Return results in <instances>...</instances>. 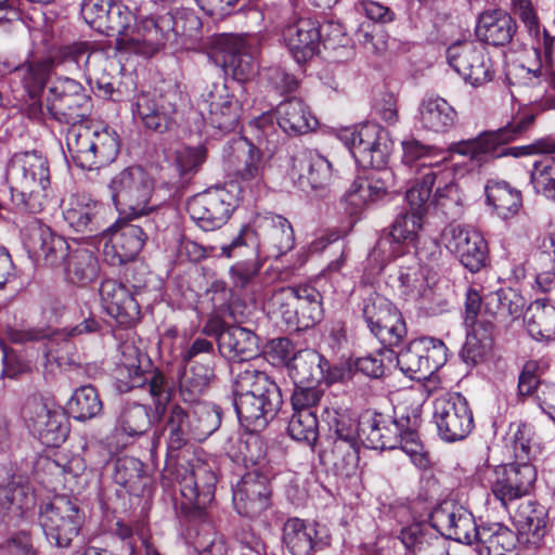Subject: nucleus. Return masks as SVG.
Listing matches in <instances>:
<instances>
[{"label": "nucleus", "mask_w": 555, "mask_h": 555, "mask_svg": "<svg viewBox=\"0 0 555 555\" xmlns=\"http://www.w3.org/2000/svg\"><path fill=\"white\" fill-rule=\"evenodd\" d=\"M191 410L172 405L166 417L163 435L170 450H180L192 438L195 439Z\"/></svg>", "instance_id": "nucleus-41"}, {"label": "nucleus", "mask_w": 555, "mask_h": 555, "mask_svg": "<svg viewBox=\"0 0 555 555\" xmlns=\"http://www.w3.org/2000/svg\"><path fill=\"white\" fill-rule=\"evenodd\" d=\"M324 418L330 430L334 431L337 440L347 443L352 449L349 456L357 461L358 455L354 446L357 444V439L360 438L359 423L347 411L326 409L324 411Z\"/></svg>", "instance_id": "nucleus-50"}, {"label": "nucleus", "mask_w": 555, "mask_h": 555, "mask_svg": "<svg viewBox=\"0 0 555 555\" xmlns=\"http://www.w3.org/2000/svg\"><path fill=\"white\" fill-rule=\"evenodd\" d=\"M516 31L512 16L503 10L488 14V44L504 46L508 43Z\"/></svg>", "instance_id": "nucleus-63"}, {"label": "nucleus", "mask_w": 555, "mask_h": 555, "mask_svg": "<svg viewBox=\"0 0 555 555\" xmlns=\"http://www.w3.org/2000/svg\"><path fill=\"white\" fill-rule=\"evenodd\" d=\"M525 324L537 340H555V306L545 300H534L527 309Z\"/></svg>", "instance_id": "nucleus-39"}, {"label": "nucleus", "mask_w": 555, "mask_h": 555, "mask_svg": "<svg viewBox=\"0 0 555 555\" xmlns=\"http://www.w3.org/2000/svg\"><path fill=\"white\" fill-rule=\"evenodd\" d=\"M49 114L62 124L72 125L66 145L73 162L87 170L99 169L114 162L119 153L117 133L107 128L92 129L79 125L91 112V99L83 87L70 98L50 106Z\"/></svg>", "instance_id": "nucleus-1"}, {"label": "nucleus", "mask_w": 555, "mask_h": 555, "mask_svg": "<svg viewBox=\"0 0 555 555\" xmlns=\"http://www.w3.org/2000/svg\"><path fill=\"white\" fill-rule=\"evenodd\" d=\"M455 109L442 98L425 99L420 106L422 126L434 132H444L455 122Z\"/></svg>", "instance_id": "nucleus-42"}, {"label": "nucleus", "mask_w": 555, "mask_h": 555, "mask_svg": "<svg viewBox=\"0 0 555 555\" xmlns=\"http://www.w3.org/2000/svg\"><path fill=\"white\" fill-rule=\"evenodd\" d=\"M430 522L442 537L472 544L479 537L469 511L452 500L441 502L430 514Z\"/></svg>", "instance_id": "nucleus-18"}, {"label": "nucleus", "mask_w": 555, "mask_h": 555, "mask_svg": "<svg viewBox=\"0 0 555 555\" xmlns=\"http://www.w3.org/2000/svg\"><path fill=\"white\" fill-rule=\"evenodd\" d=\"M218 349L220 353L231 361V372L233 369L243 364H253L248 362L258 352V338L249 330L241 326H227L219 337Z\"/></svg>", "instance_id": "nucleus-33"}, {"label": "nucleus", "mask_w": 555, "mask_h": 555, "mask_svg": "<svg viewBox=\"0 0 555 555\" xmlns=\"http://www.w3.org/2000/svg\"><path fill=\"white\" fill-rule=\"evenodd\" d=\"M104 206L85 193L70 194L62 202L64 221L77 233L88 236L105 232Z\"/></svg>", "instance_id": "nucleus-20"}, {"label": "nucleus", "mask_w": 555, "mask_h": 555, "mask_svg": "<svg viewBox=\"0 0 555 555\" xmlns=\"http://www.w3.org/2000/svg\"><path fill=\"white\" fill-rule=\"evenodd\" d=\"M216 475L212 468L203 462L189 464L178 472L180 492L186 504L198 511L205 509L215 498Z\"/></svg>", "instance_id": "nucleus-22"}, {"label": "nucleus", "mask_w": 555, "mask_h": 555, "mask_svg": "<svg viewBox=\"0 0 555 555\" xmlns=\"http://www.w3.org/2000/svg\"><path fill=\"white\" fill-rule=\"evenodd\" d=\"M11 199L21 211L38 214L48 202L50 168L48 159L37 151L13 154L7 166Z\"/></svg>", "instance_id": "nucleus-3"}, {"label": "nucleus", "mask_w": 555, "mask_h": 555, "mask_svg": "<svg viewBox=\"0 0 555 555\" xmlns=\"http://www.w3.org/2000/svg\"><path fill=\"white\" fill-rule=\"evenodd\" d=\"M267 306L270 313L282 318L286 324L297 327V309L293 286L274 291L268 298Z\"/></svg>", "instance_id": "nucleus-62"}, {"label": "nucleus", "mask_w": 555, "mask_h": 555, "mask_svg": "<svg viewBox=\"0 0 555 555\" xmlns=\"http://www.w3.org/2000/svg\"><path fill=\"white\" fill-rule=\"evenodd\" d=\"M282 18V39L292 56L298 63L311 59L321 40L320 23L309 12L295 8H284Z\"/></svg>", "instance_id": "nucleus-11"}, {"label": "nucleus", "mask_w": 555, "mask_h": 555, "mask_svg": "<svg viewBox=\"0 0 555 555\" xmlns=\"http://www.w3.org/2000/svg\"><path fill=\"white\" fill-rule=\"evenodd\" d=\"M26 245L29 251L52 268L64 266L70 253L67 241L39 220L29 223Z\"/></svg>", "instance_id": "nucleus-27"}, {"label": "nucleus", "mask_w": 555, "mask_h": 555, "mask_svg": "<svg viewBox=\"0 0 555 555\" xmlns=\"http://www.w3.org/2000/svg\"><path fill=\"white\" fill-rule=\"evenodd\" d=\"M63 267L68 281L79 285H87L93 282L98 278L100 270L94 253L83 247L70 250Z\"/></svg>", "instance_id": "nucleus-43"}, {"label": "nucleus", "mask_w": 555, "mask_h": 555, "mask_svg": "<svg viewBox=\"0 0 555 555\" xmlns=\"http://www.w3.org/2000/svg\"><path fill=\"white\" fill-rule=\"evenodd\" d=\"M488 206L496 217L512 218L521 207V194L504 181L488 184Z\"/></svg>", "instance_id": "nucleus-46"}, {"label": "nucleus", "mask_w": 555, "mask_h": 555, "mask_svg": "<svg viewBox=\"0 0 555 555\" xmlns=\"http://www.w3.org/2000/svg\"><path fill=\"white\" fill-rule=\"evenodd\" d=\"M449 65L473 87L482 86L486 81V67L481 51H477L469 42H456L447 50Z\"/></svg>", "instance_id": "nucleus-32"}, {"label": "nucleus", "mask_w": 555, "mask_h": 555, "mask_svg": "<svg viewBox=\"0 0 555 555\" xmlns=\"http://www.w3.org/2000/svg\"><path fill=\"white\" fill-rule=\"evenodd\" d=\"M525 307V299L515 291L500 289L488 294V313L503 327L517 320Z\"/></svg>", "instance_id": "nucleus-40"}, {"label": "nucleus", "mask_w": 555, "mask_h": 555, "mask_svg": "<svg viewBox=\"0 0 555 555\" xmlns=\"http://www.w3.org/2000/svg\"><path fill=\"white\" fill-rule=\"evenodd\" d=\"M234 408L240 422L251 430L264 428L282 405V393L271 377L255 364L233 369Z\"/></svg>", "instance_id": "nucleus-2"}, {"label": "nucleus", "mask_w": 555, "mask_h": 555, "mask_svg": "<svg viewBox=\"0 0 555 555\" xmlns=\"http://www.w3.org/2000/svg\"><path fill=\"white\" fill-rule=\"evenodd\" d=\"M287 370L295 385L318 384L323 379L333 383L343 377L335 369L325 375L328 362L315 350L304 349L296 352L287 363Z\"/></svg>", "instance_id": "nucleus-30"}, {"label": "nucleus", "mask_w": 555, "mask_h": 555, "mask_svg": "<svg viewBox=\"0 0 555 555\" xmlns=\"http://www.w3.org/2000/svg\"><path fill=\"white\" fill-rule=\"evenodd\" d=\"M115 481L135 493L145 486L143 463L134 457L119 459L115 468Z\"/></svg>", "instance_id": "nucleus-59"}, {"label": "nucleus", "mask_w": 555, "mask_h": 555, "mask_svg": "<svg viewBox=\"0 0 555 555\" xmlns=\"http://www.w3.org/2000/svg\"><path fill=\"white\" fill-rule=\"evenodd\" d=\"M493 475L492 493L505 509L526 496L535 480V470L528 463L496 465Z\"/></svg>", "instance_id": "nucleus-19"}, {"label": "nucleus", "mask_w": 555, "mask_h": 555, "mask_svg": "<svg viewBox=\"0 0 555 555\" xmlns=\"http://www.w3.org/2000/svg\"><path fill=\"white\" fill-rule=\"evenodd\" d=\"M295 236L289 221L279 215L259 216L255 229L243 227L229 244L221 246V254L228 258L236 256V250L250 248L255 256L279 258L289 251Z\"/></svg>", "instance_id": "nucleus-5"}, {"label": "nucleus", "mask_w": 555, "mask_h": 555, "mask_svg": "<svg viewBox=\"0 0 555 555\" xmlns=\"http://www.w3.org/2000/svg\"><path fill=\"white\" fill-rule=\"evenodd\" d=\"M293 289L297 309V327H309L320 322L323 317L320 292L309 284L293 286Z\"/></svg>", "instance_id": "nucleus-45"}, {"label": "nucleus", "mask_w": 555, "mask_h": 555, "mask_svg": "<svg viewBox=\"0 0 555 555\" xmlns=\"http://www.w3.org/2000/svg\"><path fill=\"white\" fill-rule=\"evenodd\" d=\"M195 440H204L215 433L221 424V413L215 405L198 403L191 410Z\"/></svg>", "instance_id": "nucleus-61"}, {"label": "nucleus", "mask_w": 555, "mask_h": 555, "mask_svg": "<svg viewBox=\"0 0 555 555\" xmlns=\"http://www.w3.org/2000/svg\"><path fill=\"white\" fill-rule=\"evenodd\" d=\"M52 63L27 62L14 67L13 73L30 99H38L49 79Z\"/></svg>", "instance_id": "nucleus-48"}, {"label": "nucleus", "mask_w": 555, "mask_h": 555, "mask_svg": "<svg viewBox=\"0 0 555 555\" xmlns=\"http://www.w3.org/2000/svg\"><path fill=\"white\" fill-rule=\"evenodd\" d=\"M258 38L254 35H221L215 39L210 57L238 81L247 80L255 72Z\"/></svg>", "instance_id": "nucleus-10"}, {"label": "nucleus", "mask_w": 555, "mask_h": 555, "mask_svg": "<svg viewBox=\"0 0 555 555\" xmlns=\"http://www.w3.org/2000/svg\"><path fill=\"white\" fill-rule=\"evenodd\" d=\"M399 539L408 555H448L442 540L434 535L425 525L413 524L402 528Z\"/></svg>", "instance_id": "nucleus-38"}, {"label": "nucleus", "mask_w": 555, "mask_h": 555, "mask_svg": "<svg viewBox=\"0 0 555 555\" xmlns=\"http://www.w3.org/2000/svg\"><path fill=\"white\" fill-rule=\"evenodd\" d=\"M106 59L101 53H91L86 42H77L62 47L56 56L55 63L64 65L67 70H82L86 75L91 63L101 65L106 63Z\"/></svg>", "instance_id": "nucleus-47"}, {"label": "nucleus", "mask_w": 555, "mask_h": 555, "mask_svg": "<svg viewBox=\"0 0 555 555\" xmlns=\"http://www.w3.org/2000/svg\"><path fill=\"white\" fill-rule=\"evenodd\" d=\"M270 474L257 466L246 472L233 489V504L240 515L257 517L271 505Z\"/></svg>", "instance_id": "nucleus-14"}, {"label": "nucleus", "mask_w": 555, "mask_h": 555, "mask_svg": "<svg viewBox=\"0 0 555 555\" xmlns=\"http://www.w3.org/2000/svg\"><path fill=\"white\" fill-rule=\"evenodd\" d=\"M509 429L513 431L511 439L514 455L517 460L527 463L541 453L540 442L530 425L524 423L511 424Z\"/></svg>", "instance_id": "nucleus-55"}, {"label": "nucleus", "mask_w": 555, "mask_h": 555, "mask_svg": "<svg viewBox=\"0 0 555 555\" xmlns=\"http://www.w3.org/2000/svg\"><path fill=\"white\" fill-rule=\"evenodd\" d=\"M236 159V175L245 188L251 192H259L264 185L266 162L258 147L250 141L241 139L233 145Z\"/></svg>", "instance_id": "nucleus-31"}, {"label": "nucleus", "mask_w": 555, "mask_h": 555, "mask_svg": "<svg viewBox=\"0 0 555 555\" xmlns=\"http://www.w3.org/2000/svg\"><path fill=\"white\" fill-rule=\"evenodd\" d=\"M363 318L371 333L383 344H399L405 325L398 309L379 294L370 295L363 305Z\"/></svg>", "instance_id": "nucleus-16"}, {"label": "nucleus", "mask_w": 555, "mask_h": 555, "mask_svg": "<svg viewBox=\"0 0 555 555\" xmlns=\"http://www.w3.org/2000/svg\"><path fill=\"white\" fill-rule=\"evenodd\" d=\"M530 183L538 194L555 202V157L543 156L533 163Z\"/></svg>", "instance_id": "nucleus-57"}, {"label": "nucleus", "mask_w": 555, "mask_h": 555, "mask_svg": "<svg viewBox=\"0 0 555 555\" xmlns=\"http://www.w3.org/2000/svg\"><path fill=\"white\" fill-rule=\"evenodd\" d=\"M535 116L533 114H528L524 116L516 124H509L504 128H500L493 131L488 130V158H499L505 155H512L514 157H521L526 155H532L537 153H542V149L540 146V140L535 141L529 145L522 146H514V147H502V149H491L490 145L492 143H506L511 140H514L517 135L527 131L531 125L534 122Z\"/></svg>", "instance_id": "nucleus-34"}, {"label": "nucleus", "mask_w": 555, "mask_h": 555, "mask_svg": "<svg viewBox=\"0 0 555 555\" xmlns=\"http://www.w3.org/2000/svg\"><path fill=\"white\" fill-rule=\"evenodd\" d=\"M434 422L438 435L447 442L465 439L474 428L468 401L459 392L446 393L434 401Z\"/></svg>", "instance_id": "nucleus-13"}, {"label": "nucleus", "mask_w": 555, "mask_h": 555, "mask_svg": "<svg viewBox=\"0 0 555 555\" xmlns=\"http://www.w3.org/2000/svg\"><path fill=\"white\" fill-rule=\"evenodd\" d=\"M150 410L143 404L126 405L117 420L118 427L129 436L144 434L151 427Z\"/></svg>", "instance_id": "nucleus-60"}, {"label": "nucleus", "mask_w": 555, "mask_h": 555, "mask_svg": "<svg viewBox=\"0 0 555 555\" xmlns=\"http://www.w3.org/2000/svg\"><path fill=\"white\" fill-rule=\"evenodd\" d=\"M282 531V542L292 555H311L331 540L325 527L298 517L288 518Z\"/></svg>", "instance_id": "nucleus-23"}, {"label": "nucleus", "mask_w": 555, "mask_h": 555, "mask_svg": "<svg viewBox=\"0 0 555 555\" xmlns=\"http://www.w3.org/2000/svg\"><path fill=\"white\" fill-rule=\"evenodd\" d=\"M38 521L50 545L67 548L81 531L85 513L76 499L59 495L41 505Z\"/></svg>", "instance_id": "nucleus-7"}, {"label": "nucleus", "mask_w": 555, "mask_h": 555, "mask_svg": "<svg viewBox=\"0 0 555 555\" xmlns=\"http://www.w3.org/2000/svg\"><path fill=\"white\" fill-rule=\"evenodd\" d=\"M22 414L30 434L43 446L56 448L66 440L69 423L63 411L49 406L42 399L30 398Z\"/></svg>", "instance_id": "nucleus-12"}, {"label": "nucleus", "mask_w": 555, "mask_h": 555, "mask_svg": "<svg viewBox=\"0 0 555 555\" xmlns=\"http://www.w3.org/2000/svg\"><path fill=\"white\" fill-rule=\"evenodd\" d=\"M108 188L116 209L127 218L147 215L156 206L151 204L154 181L142 167L125 168L113 177Z\"/></svg>", "instance_id": "nucleus-6"}, {"label": "nucleus", "mask_w": 555, "mask_h": 555, "mask_svg": "<svg viewBox=\"0 0 555 555\" xmlns=\"http://www.w3.org/2000/svg\"><path fill=\"white\" fill-rule=\"evenodd\" d=\"M486 241L482 234L474 229L467 231L462 241L459 251H454L460 257L461 262L472 272H477L485 266L486 261Z\"/></svg>", "instance_id": "nucleus-56"}, {"label": "nucleus", "mask_w": 555, "mask_h": 555, "mask_svg": "<svg viewBox=\"0 0 555 555\" xmlns=\"http://www.w3.org/2000/svg\"><path fill=\"white\" fill-rule=\"evenodd\" d=\"M482 297L474 288L466 293L464 324L466 327V341L462 349V357L466 363H482L486 358V347L482 343L486 337V325L478 320Z\"/></svg>", "instance_id": "nucleus-28"}, {"label": "nucleus", "mask_w": 555, "mask_h": 555, "mask_svg": "<svg viewBox=\"0 0 555 555\" xmlns=\"http://www.w3.org/2000/svg\"><path fill=\"white\" fill-rule=\"evenodd\" d=\"M68 408L76 420L88 421L102 413L103 403L92 385H83L74 391Z\"/></svg>", "instance_id": "nucleus-53"}, {"label": "nucleus", "mask_w": 555, "mask_h": 555, "mask_svg": "<svg viewBox=\"0 0 555 555\" xmlns=\"http://www.w3.org/2000/svg\"><path fill=\"white\" fill-rule=\"evenodd\" d=\"M409 422V418L393 420L383 413L366 412L359 422L360 440L366 448L374 450L401 448L416 467L425 469L429 459L418 434L408 426Z\"/></svg>", "instance_id": "nucleus-4"}, {"label": "nucleus", "mask_w": 555, "mask_h": 555, "mask_svg": "<svg viewBox=\"0 0 555 555\" xmlns=\"http://www.w3.org/2000/svg\"><path fill=\"white\" fill-rule=\"evenodd\" d=\"M235 208V196L225 188H212L195 195L188 203L193 221L204 231L220 228Z\"/></svg>", "instance_id": "nucleus-17"}, {"label": "nucleus", "mask_w": 555, "mask_h": 555, "mask_svg": "<svg viewBox=\"0 0 555 555\" xmlns=\"http://www.w3.org/2000/svg\"><path fill=\"white\" fill-rule=\"evenodd\" d=\"M134 20L133 13L126 4L113 0L109 12H107L99 31L105 33L107 36H116L117 48L121 51V39L130 36L134 28L132 27Z\"/></svg>", "instance_id": "nucleus-49"}, {"label": "nucleus", "mask_w": 555, "mask_h": 555, "mask_svg": "<svg viewBox=\"0 0 555 555\" xmlns=\"http://www.w3.org/2000/svg\"><path fill=\"white\" fill-rule=\"evenodd\" d=\"M212 376L209 366L192 365L184 370L180 376L179 390L180 396L185 402H195L208 387Z\"/></svg>", "instance_id": "nucleus-54"}, {"label": "nucleus", "mask_w": 555, "mask_h": 555, "mask_svg": "<svg viewBox=\"0 0 555 555\" xmlns=\"http://www.w3.org/2000/svg\"><path fill=\"white\" fill-rule=\"evenodd\" d=\"M338 139L349 150L356 163L363 168H383L393 145L388 131L371 122L343 129L338 133Z\"/></svg>", "instance_id": "nucleus-9"}, {"label": "nucleus", "mask_w": 555, "mask_h": 555, "mask_svg": "<svg viewBox=\"0 0 555 555\" xmlns=\"http://www.w3.org/2000/svg\"><path fill=\"white\" fill-rule=\"evenodd\" d=\"M423 217L418 214L406 211L396 218L389 230H384L370 254V258L379 268H384L404 253L403 245L416 240L423 225Z\"/></svg>", "instance_id": "nucleus-15"}, {"label": "nucleus", "mask_w": 555, "mask_h": 555, "mask_svg": "<svg viewBox=\"0 0 555 555\" xmlns=\"http://www.w3.org/2000/svg\"><path fill=\"white\" fill-rule=\"evenodd\" d=\"M197 106L204 122L221 131H231L238 122L240 102L223 85L203 93Z\"/></svg>", "instance_id": "nucleus-21"}, {"label": "nucleus", "mask_w": 555, "mask_h": 555, "mask_svg": "<svg viewBox=\"0 0 555 555\" xmlns=\"http://www.w3.org/2000/svg\"><path fill=\"white\" fill-rule=\"evenodd\" d=\"M291 176L304 192L323 190L331 182L332 166L319 152L306 149L293 157Z\"/></svg>", "instance_id": "nucleus-26"}, {"label": "nucleus", "mask_w": 555, "mask_h": 555, "mask_svg": "<svg viewBox=\"0 0 555 555\" xmlns=\"http://www.w3.org/2000/svg\"><path fill=\"white\" fill-rule=\"evenodd\" d=\"M428 269L420 264L402 267L398 273L399 291L406 300H418L429 292Z\"/></svg>", "instance_id": "nucleus-51"}, {"label": "nucleus", "mask_w": 555, "mask_h": 555, "mask_svg": "<svg viewBox=\"0 0 555 555\" xmlns=\"http://www.w3.org/2000/svg\"><path fill=\"white\" fill-rule=\"evenodd\" d=\"M105 231H109V242L104 245L103 253L112 266L135 259L146 241L143 229L127 221H119Z\"/></svg>", "instance_id": "nucleus-25"}, {"label": "nucleus", "mask_w": 555, "mask_h": 555, "mask_svg": "<svg viewBox=\"0 0 555 555\" xmlns=\"http://www.w3.org/2000/svg\"><path fill=\"white\" fill-rule=\"evenodd\" d=\"M150 365L145 353L133 344H122L120 346V359L118 364L119 377H125L128 388L142 387L145 384V367Z\"/></svg>", "instance_id": "nucleus-44"}, {"label": "nucleus", "mask_w": 555, "mask_h": 555, "mask_svg": "<svg viewBox=\"0 0 555 555\" xmlns=\"http://www.w3.org/2000/svg\"><path fill=\"white\" fill-rule=\"evenodd\" d=\"M506 509L520 534H526L528 541L537 543L545 534L546 509L537 501L522 496L516 505Z\"/></svg>", "instance_id": "nucleus-35"}, {"label": "nucleus", "mask_w": 555, "mask_h": 555, "mask_svg": "<svg viewBox=\"0 0 555 555\" xmlns=\"http://www.w3.org/2000/svg\"><path fill=\"white\" fill-rule=\"evenodd\" d=\"M179 22L170 12L140 20L130 36L121 39V51L143 57L154 56L167 44L177 43L182 34Z\"/></svg>", "instance_id": "nucleus-8"}, {"label": "nucleus", "mask_w": 555, "mask_h": 555, "mask_svg": "<svg viewBox=\"0 0 555 555\" xmlns=\"http://www.w3.org/2000/svg\"><path fill=\"white\" fill-rule=\"evenodd\" d=\"M287 430L293 439L312 444L318 438V420L315 413L306 412L305 410L300 412L293 411Z\"/></svg>", "instance_id": "nucleus-64"}, {"label": "nucleus", "mask_w": 555, "mask_h": 555, "mask_svg": "<svg viewBox=\"0 0 555 555\" xmlns=\"http://www.w3.org/2000/svg\"><path fill=\"white\" fill-rule=\"evenodd\" d=\"M421 338L412 340L403 350L397 356V364L400 370L410 375L412 378H425L427 376L426 365L423 354L425 349Z\"/></svg>", "instance_id": "nucleus-58"}, {"label": "nucleus", "mask_w": 555, "mask_h": 555, "mask_svg": "<svg viewBox=\"0 0 555 555\" xmlns=\"http://www.w3.org/2000/svg\"><path fill=\"white\" fill-rule=\"evenodd\" d=\"M132 114L145 128L164 133L176 125L177 108L166 95L142 92L135 96Z\"/></svg>", "instance_id": "nucleus-24"}, {"label": "nucleus", "mask_w": 555, "mask_h": 555, "mask_svg": "<svg viewBox=\"0 0 555 555\" xmlns=\"http://www.w3.org/2000/svg\"><path fill=\"white\" fill-rule=\"evenodd\" d=\"M99 293L103 309L120 324H129L139 318V304L121 282L104 280Z\"/></svg>", "instance_id": "nucleus-29"}, {"label": "nucleus", "mask_w": 555, "mask_h": 555, "mask_svg": "<svg viewBox=\"0 0 555 555\" xmlns=\"http://www.w3.org/2000/svg\"><path fill=\"white\" fill-rule=\"evenodd\" d=\"M402 150L403 164L414 167L421 175L430 170V163H435L443 157L447 159L441 150L433 145H425L415 139L403 141Z\"/></svg>", "instance_id": "nucleus-52"}, {"label": "nucleus", "mask_w": 555, "mask_h": 555, "mask_svg": "<svg viewBox=\"0 0 555 555\" xmlns=\"http://www.w3.org/2000/svg\"><path fill=\"white\" fill-rule=\"evenodd\" d=\"M430 170L421 175L415 183L406 191L405 199L410 206V211L424 216L427 210L428 199L431 188L437 179L444 180L453 176L452 171L447 168L446 158H441L429 164Z\"/></svg>", "instance_id": "nucleus-36"}, {"label": "nucleus", "mask_w": 555, "mask_h": 555, "mask_svg": "<svg viewBox=\"0 0 555 555\" xmlns=\"http://www.w3.org/2000/svg\"><path fill=\"white\" fill-rule=\"evenodd\" d=\"M275 118L284 132L294 135L307 133L317 125L307 105L297 98L281 102L275 108Z\"/></svg>", "instance_id": "nucleus-37"}]
</instances>
